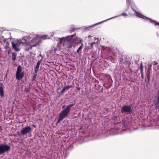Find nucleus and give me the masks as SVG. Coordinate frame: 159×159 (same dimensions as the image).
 I'll list each match as a JSON object with an SVG mask.
<instances>
[{
    "label": "nucleus",
    "mask_w": 159,
    "mask_h": 159,
    "mask_svg": "<svg viewBox=\"0 0 159 159\" xmlns=\"http://www.w3.org/2000/svg\"><path fill=\"white\" fill-rule=\"evenodd\" d=\"M38 36L30 34L25 36L21 39H17L11 42L12 48L15 51H18L20 49L21 44L25 46L26 51H29L33 47L35 46L38 43Z\"/></svg>",
    "instance_id": "obj_1"
},
{
    "label": "nucleus",
    "mask_w": 159,
    "mask_h": 159,
    "mask_svg": "<svg viewBox=\"0 0 159 159\" xmlns=\"http://www.w3.org/2000/svg\"><path fill=\"white\" fill-rule=\"evenodd\" d=\"M75 36V34L61 38H58L59 41V46L63 48H71L74 43L75 38L73 37Z\"/></svg>",
    "instance_id": "obj_2"
},
{
    "label": "nucleus",
    "mask_w": 159,
    "mask_h": 159,
    "mask_svg": "<svg viewBox=\"0 0 159 159\" xmlns=\"http://www.w3.org/2000/svg\"><path fill=\"white\" fill-rule=\"evenodd\" d=\"M25 74V72L22 70V67L20 66H19L17 68L16 72V79L18 80H20L24 77Z\"/></svg>",
    "instance_id": "obj_3"
},
{
    "label": "nucleus",
    "mask_w": 159,
    "mask_h": 159,
    "mask_svg": "<svg viewBox=\"0 0 159 159\" xmlns=\"http://www.w3.org/2000/svg\"><path fill=\"white\" fill-rule=\"evenodd\" d=\"M70 112V111L66 108L62 111L59 115V118L57 123H59L60 121L63 120L64 118L67 117Z\"/></svg>",
    "instance_id": "obj_4"
},
{
    "label": "nucleus",
    "mask_w": 159,
    "mask_h": 159,
    "mask_svg": "<svg viewBox=\"0 0 159 159\" xmlns=\"http://www.w3.org/2000/svg\"><path fill=\"white\" fill-rule=\"evenodd\" d=\"M11 149L10 146L6 144H0V155L3 154L5 152H8Z\"/></svg>",
    "instance_id": "obj_5"
},
{
    "label": "nucleus",
    "mask_w": 159,
    "mask_h": 159,
    "mask_svg": "<svg viewBox=\"0 0 159 159\" xmlns=\"http://www.w3.org/2000/svg\"><path fill=\"white\" fill-rule=\"evenodd\" d=\"M135 11V13H134V15L138 17H140V18H143L144 19H149L150 20V22L151 23H153L155 25H158L159 26V23L156 22L155 20H152L150 19L149 18L137 12V11Z\"/></svg>",
    "instance_id": "obj_6"
},
{
    "label": "nucleus",
    "mask_w": 159,
    "mask_h": 159,
    "mask_svg": "<svg viewBox=\"0 0 159 159\" xmlns=\"http://www.w3.org/2000/svg\"><path fill=\"white\" fill-rule=\"evenodd\" d=\"M31 131V128L29 126H26L22 128L20 130V132L22 135L28 134Z\"/></svg>",
    "instance_id": "obj_7"
},
{
    "label": "nucleus",
    "mask_w": 159,
    "mask_h": 159,
    "mask_svg": "<svg viewBox=\"0 0 159 159\" xmlns=\"http://www.w3.org/2000/svg\"><path fill=\"white\" fill-rule=\"evenodd\" d=\"M131 107L129 106H124L121 109V111L122 113L126 112L129 113L131 111Z\"/></svg>",
    "instance_id": "obj_8"
},
{
    "label": "nucleus",
    "mask_w": 159,
    "mask_h": 159,
    "mask_svg": "<svg viewBox=\"0 0 159 159\" xmlns=\"http://www.w3.org/2000/svg\"><path fill=\"white\" fill-rule=\"evenodd\" d=\"M127 16V15L126 14V13H122L121 14H120L117 16H114V17H111V18L109 19H107L106 20H104V21H101V22H98V23H97L96 24H95L94 25H92L91 26H90L89 27V28H92L94 26L97 25H99L100 24H101L102 23V22H104L107 20H110L111 19H112V18H115V17H118V16Z\"/></svg>",
    "instance_id": "obj_9"
},
{
    "label": "nucleus",
    "mask_w": 159,
    "mask_h": 159,
    "mask_svg": "<svg viewBox=\"0 0 159 159\" xmlns=\"http://www.w3.org/2000/svg\"><path fill=\"white\" fill-rule=\"evenodd\" d=\"M5 52H7L8 54H10L11 53V48L10 47L9 44L7 43L5 48Z\"/></svg>",
    "instance_id": "obj_10"
},
{
    "label": "nucleus",
    "mask_w": 159,
    "mask_h": 159,
    "mask_svg": "<svg viewBox=\"0 0 159 159\" xmlns=\"http://www.w3.org/2000/svg\"><path fill=\"white\" fill-rule=\"evenodd\" d=\"M41 61H39L38 62L35 68V70H34L35 73H37L38 72V70H39V65H40V64H41Z\"/></svg>",
    "instance_id": "obj_11"
},
{
    "label": "nucleus",
    "mask_w": 159,
    "mask_h": 159,
    "mask_svg": "<svg viewBox=\"0 0 159 159\" xmlns=\"http://www.w3.org/2000/svg\"><path fill=\"white\" fill-rule=\"evenodd\" d=\"M72 87L71 85H67L64 87L61 91V93H63L65 92L66 90H68Z\"/></svg>",
    "instance_id": "obj_12"
},
{
    "label": "nucleus",
    "mask_w": 159,
    "mask_h": 159,
    "mask_svg": "<svg viewBox=\"0 0 159 159\" xmlns=\"http://www.w3.org/2000/svg\"><path fill=\"white\" fill-rule=\"evenodd\" d=\"M17 54L16 53L14 52L12 53V59L15 61L16 59Z\"/></svg>",
    "instance_id": "obj_13"
},
{
    "label": "nucleus",
    "mask_w": 159,
    "mask_h": 159,
    "mask_svg": "<svg viewBox=\"0 0 159 159\" xmlns=\"http://www.w3.org/2000/svg\"><path fill=\"white\" fill-rule=\"evenodd\" d=\"M0 95L1 97H3L4 96L3 89L1 87H0Z\"/></svg>",
    "instance_id": "obj_14"
},
{
    "label": "nucleus",
    "mask_w": 159,
    "mask_h": 159,
    "mask_svg": "<svg viewBox=\"0 0 159 159\" xmlns=\"http://www.w3.org/2000/svg\"><path fill=\"white\" fill-rule=\"evenodd\" d=\"M74 105V104H71L70 105L67 106L66 108H67L70 111L71 108L73 107Z\"/></svg>",
    "instance_id": "obj_15"
},
{
    "label": "nucleus",
    "mask_w": 159,
    "mask_h": 159,
    "mask_svg": "<svg viewBox=\"0 0 159 159\" xmlns=\"http://www.w3.org/2000/svg\"><path fill=\"white\" fill-rule=\"evenodd\" d=\"M81 44L79 48L77 50V52L78 53H79L80 51L82 49L83 46V44L82 43H81Z\"/></svg>",
    "instance_id": "obj_16"
},
{
    "label": "nucleus",
    "mask_w": 159,
    "mask_h": 159,
    "mask_svg": "<svg viewBox=\"0 0 159 159\" xmlns=\"http://www.w3.org/2000/svg\"><path fill=\"white\" fill-rule=\"evenodd\" d=\"M41 38L43 39H49V37H48V36L46 35L42 36H41Z\"/></svg>",
    "instance_id": "obj_17"
},
{
    "label": "nucleus",
    "mask_w": 159,
    "mask_h": 159,
    "mask_svg": "<svg viewBox=\"0 0 159 159\" xmlns=\"http://www.w3.org/2000/svg\"><path fill=\"white\" fill-rule=\"evenodd\" d=\"M32 126H33L34 127H36V126L35 125H32Z\"/></svg>",
    "instance_id": "obj_18"
},
{
    "label": "nucleus",
    "mask_w": 159,
    "mask_h": 159,
    "mask_svg": "<svg viewBox=\"0 0 159 159\" xmlns=\"http://www.w3.org/2000/svg\"><path fill=\"white\" fill-rule=\"evenodd\" d=\"M65 105H64L62 107V108H63L65 107Z\"/></svg>",
    "instance_id": "obj_19"
},
{
    "label": "nucleus",
    "mask_w": 159,
    "mask_h": 159,
    "mask_svg": "<svg viewBox=\"0 0 159 159\" xmlns=\"http://www.w3.org/2000/svg\"><path fill=\"white\" fill-rule=\"evenodd\" d=\"M36 75H35L34 76V78H36Z\"/></svg>",
    "instance_id": "obj_20"
},
{
    "label": "nucleus",
    "mask_w": 159,
    "mask_h": 159,
    "mask_svg": "<svg viewBox=\"0 0 159 159\" xmlns=\"http://www.w3.org/2000/svg\"><path fill=\"white\" fill-rule=\"evenodd\" d=\"M147 77L148 78H149V75H147Z\"/></svg>",
    "instance_id": "obj_21"
},
{
    "label": "nucleus",
    "mask_w": 159,
    "mask_h": 159,
    "mask_svg": "<svg viewBox=\"0 0 159 159\" xmlns=\"http://www.w3.org/2000/svg\"><path fill=\"white\" fill-rule=\"evenodd\" d=\"M141 73L142 74V70H141Z\"/></svg>",
    "instance_id": "obj_22"
},
{
    "label": "nucleus",
    "mask_w": 159,
    "mask_h": 159,
    "mask_svg": "<svg viewBox=\"0 0 159 159\" xmlns=\"http://www.w3.org/2000/svg\"><path fill=\"white\" fill-rule=\"evenodd\" d=\"M78 90H80V88H78Z\"/></svg>",
    "instance_id": "obj_23"
},
{
    "label": "nucleus",
    "mask_w": 159,
    "mask_h": 159,
    "mask_svg": "<svg viewBox=\"0 0 159 159\" xmlns=\"http://www.w3.org/2000/svg\"><path fill=\"white\" fill-rule=\"evenodd\" d=\"M81 40H80V43H81Z\"/></svg>",
    "instance_id": "obj_24"
}]
</instances>
